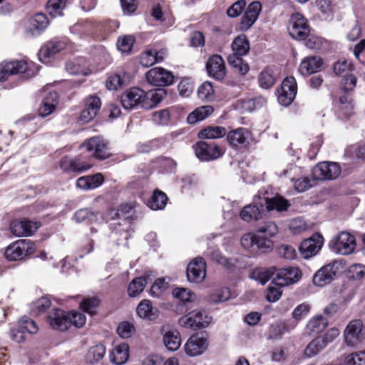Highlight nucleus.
Here are the masks:
<instances>
[{"mask_svg": "<svg viewBox=\"0 0 365 365\" xmlns=\"http://www.w3.org/2000/svg\"><path fill=\"white\" fill-rule=\"evenodd\" d=\"M301 277L300 270L295 267H289L277 269L275 267H271L263 269L259 273V279L262 284H265L272 279V284L277 287H284L293 284L299 280Z\"/></svg>", "mask_w": 365, "mask_h": 365, "instance_id": "f257e3e1", "label": "nucleus"}, {"mask_svg": "<svg viewBox=\"0 0 365 365\" xmlns=\"http://www.w3.org/2000/svg\"><path fill=\"white\" fill-rule=\"evenodd\" d=\"M36 246L29 240H19L9 245L5 252L6 258L10 261L23 259L25 257L33 254Z\"/></svg>", "mask_w": 365, "mask_h": 365, "instance_id": "f03ea898", "label": "nucleus"}, {"mask_svg": "<svg viewBox=\"0 0 365 365\" xmlns=\"http://www.w3.org/2000/svg\"><path fill=\"white\" fill-rule=\"evenodd\" d=\"M211 319V317L205 312L193 310L180 317L178 320V324L182 327L196 330L208 326Z\"/></svg>", "mask_w": 365, "mask_h": 365, "instance_id": "7ed1b4c3", "label": "nucleus"}, {"mask_svg": "<svg viewBox=\"0 0 365 365\" xmlns=\"http://www.w3.org/2000/svg\"><path fill=\"white\" fill-rule=\"evenodd\" d=\"M341 262L334 261L318 269L313 275V284L318 287H324L330 284L340 269Z\"/></svg>", "mask_w": 365, "mask_h": 365, "instance_id": "20e7f679", "label": "nucleus"}, {"mask_svg": "<svg viewBox=\"0 0 365 365\" xmlns=\"http://www.w3.org/2000/svg\"><path fill=\"white\" fill-rule=\"evenodd\" d=\"M24 73L26 78L34 76L24 61H4L0 64V81H5L11 75Z\"/></svg>", "mask_w": 365, "mask_h": 365, "instance_id": "39448f33", "label": "nucleus"}, {"mask_svg": "<svg viewBox=\"0 0 365 365\" xmlns=\"http://www.w3.org/2000/svg\"><path fill=\"white\" fill-rule=\"evenodd\" d=\"M310 32L306 19L300 14H293L289 20V34L296 40H305Z\"/></svg>", "mask_w": 365, "mask_h": 365, "instance_id": "423d86ee", "label": "nucleus"}, {"mask_svg": "<svg viewBox=\"0 0 365 365\" xmlns=\"http://www.w3.org/2000/svg\"><path fill=\"white\" fill-rule=\"evenodd\" d=\"M341 168L336 163L322 162L312 170L314 179L317 180H332L339 177Z\"/></svg>", "mask_w": 365, "mask_h": 365, "instance_id": "0eeeda50", "label": "nucleus"}, {"mask_svg": "<svg viewBox=\"0 0 365 365\" xmlns=\"http://www.w3.org/2000/svg\"><path fill=\"white\" fill-rule=\"evenodd\" d=\"M38 222L32 221L27 218L13 220L10 224L11 232L16 237H28L33 235L40 227Z\"/></svg>", "mask_w": 365, "mask_h": 365, "instance_id": "6e6552de", "label": "nucleus"}, {"mask_svg": "<svg viewBox=\"0 0 365 365\" xmlns=\"http://www.w3.org/2000/svg\"><path fill=\"white\" fill-rule=\"evenodd\" d=\"M46 322L54 330L66 331L71 327L68 312L61 309H53L46 317Z\"/></svg>", "mask_w": 365, "mask_h": 365, "instance_id": "1a4fd4ad", "label": "nucleus"}, {"mask_svg": "<svg viewBox=\"0 0 365 365\" xmlns=\"http://www.w3.org/2000/svg\"><path fill=\"white\" fill-rule=\"evenodd\" d=\"M334 250L338 254L346 255L352 253L356 248L354 237L347 232H340L332 240Z\"/></svg>", "mask_w": 365, "mask_h": 365, "instance_id": "9d476101", "label": "nucleus"}, {"mask_svg": "<svg viewBox=\"0 0 365 365\" xmlns=\"http://www.w3.org/2000/svg\"><path fill=\"white\" fill-rule=\"evenodd\" d=\"M323 244V237L319 233H315L310 237L303 240L299 247V250L302 256L304 259H309L316 255L319 252Z\"/></svg>", "mask_w": 365, "mask_h": 365, "instance_id": "9b49d317", "label": "nucleus"}, {"mask_svg": "<svg viewBox=\"0 0 365 365\" xmlns=\"http://www.w3.org/2000/svg\"><path fill=\"white\" fill-rule=\"evenodd\" d=\"M82 147L88 151L93 152L92 155L101 160L107 159L110 155L107 143L101 137H93L83 143Z\"/></svg>", "mask_w": 365, "mask_h": 365, "instance_id": "f8f14e48", "label": "nucleus"}, {"mask_svg": "<svg viewBox=\"0 0 365 365\" xmlns=\"http://www.w3.org/2000/svg\"><path fill=\"white\" fill-rule=\"evenodd\" d=\"M208 339L202 333L192 335L185 345V351L190 356L201 355L208 347Z\"/></svg>", "mask_w": 365, "mask_h": 365, "instance_id": "ddd939ff", "label": "nucleus"}, {"mask_svg": "<svg viewBox=\"0 0 365 365\" xmlns=\"http://www.w3.org/2000/svg\"><path fill=\"white\" fill-rule=\"evenodd\" d=\"M148 82L155 86H167L173 83L174 76L170 71L163 68H151L146 73Z\"/></svg>", "mask_w": 365, "mask_h": 365, "instance_id": "4468645a", "label": "nucleus"}, {"mask_svg": "<svg viewBox=\"0 0 365 365\" xmlns=\"http://www.w3.org/2000/svg\"><path fill=\"white\" fill-rule=\"evenodd\" d=\"M195 154L200 160L209 161L220 158L222 151L215 143L200 141L195 145Z\"/></svg>", "mask_w": 365, "mask_h": 365, "instance_id": "2eb2a0df", "label": "nucleus"}, {"mask_svg": "<svg viewBox=\"0 0 365 365\" xmlns=\"http://www.w3.org/2000/svg\"><path fill=\"white\" fill-rule=\"evenodd\" d=\"M362 329L363 323L361 320L351 321L346 326L344 333L346 344L353 346L359 344L364 337Z\"/></svg>", "mask_w": 365, "mask_h": 365, "instance_id": "dca6fc26", "label": "nucleus"}, {"mask_svg": "<svg viewBox=\"0 0 365 365\" xmlns=\"http://www.w3.org/2000/svg\"><path fill=\"white\" fill-rule=\"evenodd\" d=\"M206 276V264L201 257L194 259L187 267V277L188 281L194 283H200L204 280Z\"/></svg>", "mask_w": 365, "mask_h": 365, "instance_id": "f3484780", "label": "nucleus"}, {"mask_svg": "<svg viewBox=\"0 0 365 365\" xmlns=\"http://www.w3.org/2000/svg\"><path fill=\"white\" fill-rule=\"evenodd\" d=\"M297 94V83L294 77H287L282 82L278 96L280 104L287 106L292 103Z\"/></svg>", "mask_w": 365, "mask_h": 365, "instance_id": "a211bd4d", "label": "nucleus"}, {"mask_svg": "<svg viewBox=\"0 0 365 365\" xmlns=\"http://www.w3.org/2000/svg\"><path fill=\"white\" fill-rule=\"evenodd\" d=\"M101 106V99L96 96H91L86 98L85 106L79 120L82 123L91 121L98 113Z\"/></svg>", "mask_w": 365, "mask_h": 365, "instance_id": "6ab92c4d", "label": "nucleus"}, {"mask_svg": "<svg viewBox=\"0 0 365 365\" xmlns=\"http://www.w3.org/2000/svg\"><path fill=\"white\" fill-rule=\"evenodd\" d=\"M144 91L138 88H132L125 91L120 96L123 107L126 110H130L138 106L143 108L144 101Z\"/></svg>", "mask_w": 365, "mask_h": 365, "instance_id": "aec40b11", "label": "nucleus"}, {"mask_svg": "<svg viewBox=\"0 0 365 365\" xmlns=\"http://www.w3.org/2000/svg\"><path fill=\"white\" fill-rule=\"evenodd\" d=\"M261 10L262 5L260 2L253 1L250 4L241 19L240 29L242 31L248 30L257 21Z\"/></svg>", "mask_w": 365, "mask_h": 365, "instance_id": "412c9836", "label": "nucleus"}, {"mask_svg": "<svg viewBox=\"0 0 365 365\" xmlns=\"http://www.w3.org/2000/svg\"><path fill=\"white\" fill-rule=\"evenodd\" d=\"M206 68L208 74L217 80H222L225 76V63L220 55H212L206 63Z\"/></svg>", "mask_w": 365, "mask_h": 365, "instance_id": "4be33fe9", "label": "nucleus"}, {"mask_svg": "<svg viewBox=\"0 0 365 365\" xmlns=\"http://www.w3.org/2000/svg\"><path fill=\"white\" fill-rule=\"evenodd\" d=\"M250 133L244 128H239L231 130L227 134L228 143L232 147H246L249 145Z\"/></svg>", "mask_w": 365, "mask_h": 365, "instance_id": "5701e85b", "label": "nucleus"}, {"mask_svg": "<svg viewBox=\"0 0 365 365\" xmlns=\"http://www.w3.org/2000/svg\"><path fill=\"white\" fill-rule=\"evenodd\" d=\"M166 94V91L163 88L151 90L148 92L144 91L143 108L152 109L155 108L165 98Z\"/></svg>", "mask_w": 365, "mask_h": 365, "instance_id": "b1692460", "label": "nucleus"}, {"mask_svg": "<svg viewBox=\"0 0 365 365\" xmlns=\"http://www.w3.org/2000/svg\"><path fill=\"white\" fill-rule=\"evenodd\" d=\"M322 66V60L318 56H309L300 63L299 71L303 76L309 75L319 71Z\"/></svg>", "mask_w": 365, "mask_h": 365, "instance_id": "393cba45", "label": "nucleus"}, {"mask_svg": "<svg viewBox=\"0 0 365 365\" xmlns=\"http://www.w3.org/2000/svg\"><path fill=\"white\" fill-rule=\"evenodd\" d=\"M103 181V175L101 173H96L79 178L76 181V186L84 190H92L101 185Z\"/></svg>", "mask_w": 365, "mask_h": 365, "instance_id": "a878e982", "label": "nucleus"}, {"mask_svg": "<svg viewBox=\"0 0 365 365\" xmlns=\"http://www.w3.org/2000/svg\"><path fill=\"white\" fill-rule=\"evenodd\" d=\"M327 317L318 314L309 320L305 328V332L309 335L318 334L328 326Z\"/></svg>", "mask_w": 365, "mask_h": 365, "instance_id": "bb28decb", "label": "nucleus"}, {"mask_svg": "<svg viewBox=\"0 0 365 365\" xmlns=\"http://www.w3.org/2000/svg\"><path fill=\"white\" fill-rule=\"evenodd\" d=\"M31 27L26 31V33L35 36L41 34L48 25L47 16L43 14H37L30 19Z\"/></svg>", "mask_w": 365, "mask_h": 365, "instance_id": "cd10ccee", "label": "nucleus"}, {"mask_svg": "<svg viewBox=\"0 0 365 365\" xmlns=\"http://www.w3.org/2000/svg\"><path fill=\"white\" fill-rule=\"evenodd\" d=\"M58 101V93L55 91L49 92L47 96L43 98L38 108L39 115L42 117H46L52 113L56 109Z\"/></svg>", "mask_w": 365, "mask_h": 365, "instance_id": "c85d7f7f", "label": "nucleus"}, {"mask_svg": "<svg viewBox=\"0 0 365 365\" xmlns=\"http://www.w3.org/2000/svg\"><path fill=\"white\" fill-rule=\"evenodd\" d=\"M129 357V346L126 343L116 345L110 354V361L116 365L125 364Z\"/></svg>", "mask_w": 365, "mask_h": 365, "instance_id": "c756f323", "label": "nucleus"}, {"mask_svg": "<svg viewBox=\"0 0 365 365\" xmlns=\"http://www.w3.org/2000/svg\"><path fill=\"white\" fill-rule=\"evenodd\" d=\"M138 315L143 319L154 320L158 317L159 311L153 307L151 302L148 299H144L140 302L136 309Z\"/></svg>", "mask_w": 365, "mask_h": 365, "instance_id": "7c9ffc66", "label": "nucleus"}, {"mask_svg": "<svg viewBox=\"0 0 365 365\" xmlns=\"http://www.w3.org/2000/svg\"><path fill=\"white\" fill-rule=\"evenodd\" d=\"M78 222L93 223L94 222H101L103 221V215L100 212H94L88 208L78 210L74 216Z\"/></svg>", "mask_w": 365, "mask_h": 365, "instance_id": "2f4dec72", "label": "nucleus"}, {"mask_svg": "<svg viewBox=\"0 0 365 365\" xmlns=\"http://www.w3.org/2000/svg\"><path fill=\"white\" fill-rule=\"evenodd\" d=\"M262 205H246L241 210L240 216L246 222L257 221L262 218Z\"/></svg>", "mask_w": 365, "mask_h": 365, "instance_id": "473e14b6", "label": "nucleus"}, {"mask_svg": "<svg viewBox=\"0 0 365 365\" xmlns=\"http://www.w3.org/2000/svg\"><path fill=\"white\" fill-rule=\"evenodd\" d=\"M214 111L211 106H203L197 108L187 118V121L190 124H195L198 121L205 120Z\"/></svg>", "mask_w": 365, "mask_h": 365, "instance_id": "72a5a7b5", "label": "nucleus"}, {"mask_svg": "<svg viewBox=\"0 0 365 365\" xmlns=\"http://www.w3.org/2000/svg\"><path fill=\"white\" fill-rule=\"evenodd\" d=\"M163 342L166 348L170 351H176L181 344V338L176 330L168 331L164 334Z\"/></svg>", "mask_w": 365, "mask_h": 365, "instance_id": "f704fd0d", "label": "nucleus"}, {"mask_svg": "<svg viewBox=\"0 0 365 365\" xmlns=\"http://www.w3.org/2000/svg\"><path fill=\"white\" fill-rule=\"evenodd\" d=\"M66 43L61 41H51L48 42L40 51V56L50 58L64 49Z\"/></svg>", "mask_w": 365, "mask_h": 365, "instance_id": "c9c22d12", "label": "nucleus"}, {"mask_svg": "<svg viewBox=\"0 0 365 365\" xmlns=\"http://www.w3.org/2000/svg\"><path fill=\"white\" fill-rule=\"evenodd\" d=\"M233 53L242 56L246 55L250 51V43L245 36H239L235 38L232 43Z\"/></svg>", "mask_w": 365, "mask_h": 365, "instance_id": "e433bc0d", "label": "nucleus"}, {"mask_svg": "<svg viewBox=\"0 0 365 365\" xmlns=\"http://www.w3.org/2000/svg\"><path fill=\"white\" fill-rule=\"evenodd\" d=\"M227 134V130L222 126H209L199 132V137L202 139L220 138Z\"/></svg>", "mask_w": 365, "mask_h": 365, "instance_id": "4c0bfd02", "label": "nucleus"}, {"mask_svg": "<svg viewBox=\"0 0 365 365\" xmlns=\"http://www.w3.org/2000/svg\"><path fill=\"white\" fill-rule=\"evenodd\" d=\"M266 205L268 210H276L278 212L285 211L290 206L288 200L280 195L272 198H266Z\"/></svg>", "mask_w": 365, "mask_h": 365, "instance_id": "58836bf2", "label": "nucleus"}, {"mask_svg": "<svg viewBox=\"0 0 365 365\" xmlns=\"http://www.w3.org/2000/svg\"><path fill=\"white\" fill-rule=\"evenodd\" d=\"M106 349L103 344H97L90 348L86 356V360L88 364L98 363L105 356Z\"/></svg>", "mask_w": 365, "mask_h": 365, "instance_id": "ea45409f", "label": "nucleus"}, {"mask_svg": "<svg viewBox=\"0 0 365 365\" xmlns=\"http://www.w3.org/2000/svg\"><path fill=\"white\" fill-rule=\"evenodd\" d=\"M229 64L240 75H245L250 70V67L240 56L230 55L227 57Z\"/></svg>", "mask_w": 365, "mask_h": 365, "instance_id": "a19ab883", "label": "nucleus"}, {"mask_svg": "<svg viewBox=\"0 0 365 365\" xmlns=\"http://www.w3.org/2000/svg\"><path fill=\"white\" fill-rule=\"evenodd\" d=\"M167 200V195L164 192L156 190L153 192L150 200L148 202V206L152 210H161L165 207Z\"/></svg>", "mask_w": 365, "mask_h": 365, "instance_id": "79ce46f5", "label": "nucleus"}, {"mask_svg": "<svg viewBox=\"0 0 365 365\" xmlns=\"http://www.w3.org/2000/svg\"><path fill=\"white\" fill-rule=\"evenodd\" d=\"M147 284L146 279L140 277L133 279L129 284L128 293L130 297H135L141 293Z\"/></svg>", "mask_w": 365, "mask_h": 365, "instance_id": "37998d69", "label": "nucleus"}, {"mask_svg": "<svg viewBox=\"0 0 365 365\" xmlns=\"http://www.w3.org/2000/svg\"><path fill=\"white\" fill-rule=\"evenodd\" d=\"M258 81L261 88L267 89L274 84L276 79L272 70L267 68L260 73Z\"/></svg>", "mask_w": 365, "mask_h": 365, "instance_id": "c03bdc74", "label": "nucleus"}, {"mask_svg": "<svg viewBox=\"0 0 365 365\" xmlns=\"http://www.w3.org/2000/svg\"><path fill=\"white\" fill-rule=\"evenodd\" d=\"M325 347V342H324L322 338L317 337L307 346L304 350V354L308 357H312L317 355Z\"/></svg>", "mask_w": 365, "mask_h": 365, "instance_id": "a18cd8bd", "label": "nucleus"}, {"mask_svg": "<svg viewBox=\"0 0 365 365\" xmlns=\"http://www.w3.org/2000/svg\"><path fill=\"white\" fill-rule=\"evenodd\" d=\"M67 0H48L47 9L49 14L56 17L62 14V11L65 8Z\"/></svg>", "mask_w": 365, "mask_h": 365, "instance_id": "49530a36", "label": "nucleus"}, {"mask_svg": "<svg viewBox=\"0 0 365 365\" xmlns=\"http://www.w3.org/2000/svg\"><path fill=\"white\" fill-rule=\"evenodd\" d=\"M134 42L135 38L133 36H123L118 38L117 42V47L118 50L123 53H129L133 48Z\"/></svg>", "mask_w": 365, "mask_h": 365, "instance_id": "de8ad7c7", "label": "nucleus"}, {"mask_svg": "<svg viewBox=\"0 0 365 365\" xmlns=\"http://www.w3.org/2000/svg\"><path fill=\"white\" fill-rule=\"evenodd\" d=\"M51 306V300L48 297H41L32 304L31 311L35 314L44 312Z\"/></svg>", "mask_w": 365, "mask_h": 365, "instance_id": "09e8293b", "label": "nucleus"}, {"mask_svg": "<svg viewBox=\"0 0 365 365\" xmlns=\"http://www.w3.org/2000/svg\"><path fill=\"white\" fill-rule=\"evenodd\" d=\"M19 327L23 331H27L29 334H34L38 331V327L36 323L26 317H23L19 321Z\"/></svg>", "mask_w": 365, "mask_h": 365, "instance_id": "8fccbe9b", "label": "nucleus"}, {"mask_svg": "<svg viewBox=\"0 0 365 365\" xmlns=\"http://www.w3.org/2000/svg\"><path fill=\"white\" fill-rule=\"evenodd\" d=\"M257 231V232L264 234L267 237H272L278 232V227L275 222L267 221L259 227Z\"/></svg>", "mask_w": 365, "mask_h": 365, "instance_id": "3c124183", "label": "nucleus"}, {"mask_svg": "<svg viewBox=\"0 0 365 365\" xmlns=\"http://www.w3.org/2000/svg\"><path fill=\"white\" fill-rule=\"evenodd\" d=\"M214 93L212 85L209 81L204 82L197 90V96L202 100L210 99Z\"/></svg>", "mask_w": 365, "mask_h": 365, "instance_id": "603ef678", "label": "nucleus"}, {"mask_svg": "<svg viewBox=\"0 0 365 365\" xmlns=\"http://www.w3.org/2000/svg\"><path fill=\"white\" fill-rule=\"evenodd\" d=\"M118 334L121 338H130L135 331L134 325L128 322H123L119 324L117 329Z\"/></svg>", "mask_w": 365, "mask_h": 365, "instance_id": "864d4df0", "label": "nucleus"}, {"mask_svg": "<svg viewBox=\"0 0 365 365\" xmlns=\"http://www.w3.org/2000/svg\"><path fill=\"white\" fill-rule=\"evenodd\" d=\"M245 6L246 1L245 0L237 1L227 10V16L231 18H235L240 16L245 9Z\"/></svg>", "mask_w": 365, "mask_h": 365, "instance_id": "5fc2aeb1", "label": "nucleus"}, {"mask_svg": "<svg viewBox=\"0 0 365 365\" xmlns=\"http://www.w3.org/2000/svg\"><path fill=\"white\" fill-rule=\"evenodd\" d=\"M98 304L99 302L96 298L85 299L81 303V307L85 312L88 313L90 315H94Z\"/></svg>", "mask_w": 365, "mask_h": 365, "instance_id": "6e6d98bb", "label": "nucleus"}, {"mask_svg": "<svg viewBox=\"0 0 365 365\" xmlns=\"http://www.w3.org/2000/svg\"><path fill=\"white\" fill-rule=\"evenodd\" d=\"M309 310V304L302 303L293 310L292 316L296 321H300L308 314Z\"/></svg>", "mask_w": 365, "mask_h": 365, "instance_id": "4d7b16f0", "label": "nucleus"}, {"mask_svg": "<svg viewBox=\"0 0 365 365\" xmlns=\"http://www.w3.org/2000/svg\"><path fill=\"white\" fill-rule=\"evenodd\" d=\"M278 255L287 259H293L297 253L295 249L287 245H282L277 248Z\"/></svg>", "mask_w": 365, "mask_h": 365, "instance_id": "13d9d810", "label": "nucleus"}, {"mask_svg": "<svg viewBox=\"0 0 365 365\" xmlns=\"http://www.w3.org/2000/svg\"><path fill=\"white\" fill-rule=\"evenodd\" d=\"M140 64L144 67H149L156 63L155 51L148 50L144 52L140 60Z\"/></svg>", "mask_w": 365, "mask_h": 365, "instance_id": "bf43d9fd", "label": "nucleus"}, {"mask_svg": "<svg viewBox=\"0 0 365 365\" xmlns=\"http://www.w3.org/2000/svg\"><path fill=\"white\" fill-rule=\"evenodd\" d=\"M351 70V64L346 60H340L333 65V71L337 76L346 75V73Z\"/></svg>", "mask_w": 365, "mask_h": 365, "instance_id": "052dcab7", "label": "nucleus"}, {"mask_svg": "<svg viewBox=\"0 0 365 365\" xmlns=\"http://www.w3.org/2000/svg\"><path fill=\"white\" fill-rule=\"evenodd\" d=\"M168 287V282H165L164 279H158L150 289V294L153 297H159L161 293L167 289Z\"/></svg>", "mask_w": 365, "mask_h": 365, "instance_id": "680f3d73", "label": "nucleus"}, {"mask_svg": "<svg viewBox=\"0 0 365 365\" xmlns=\"http://www.w3.org/2000/svg\"><path fill=\"white\" fill-rule=\"evenodd\" d=\"M69 318L71 319V326L73 325L76 327L81 328L86 324V316L80 312H68Z\"/></svg>", "mask_w": 365, "mask_h": 365, "instance_id": "e2e57ef3", "label": "nucleus"}, {"mask_svg": "<svg viewBox=\"0 0 365 365\" xmlns=\"http://www.w3.org/2000/svg\"><path fill=\"white\" fill-rule=\"evenodd\" d=\"M357 79L356 78L350 74L345 75L341 82V88L346 92L351 91L356 86Z\"/></svg>", "mask_w": 365, "mask_h": 365, "instance_id": "0e129e2a", "label": "nucleus"}, {"mask_svg": "<svg viewBox=\"0 0 365 365\" xmlns=\"http://www.w3.org/2000/svg\"><path fill=\"white\" fill-rule=\"evenodd\" d=\"M255 247L263 252L270 250L273 247L272 241L266 238L255 235Z\"/></svg>", "mask_w": 365, "mask_h": 365, "instance_id": "69168bd1", "label": "nucleus"}, {"mask_svg": "<svg viewBox=\"0 0 365 365\" xmlns=\"http://www.w3.org/2000/svg\"><path fill=\"white\" fill-rule=\"evenodd\" d=\"M170 119V113L168 110L156 111L153 114V121L159 125L167 124Z\"/></svg>", "mask_w": 365, "mask_h": 365, "instance_id": "338daca9", "label": "nucleus"}, {"mask_svg": "<svg viewBox=\"0 0 365 365\" xmlns=\"http://www.w3.org/2000/svg\"><path fill=\"white\" fill-rule=\"evenodd\" d=\"M123 84V79L119 74H113L106 81V86L110 90H116Z\"/></svg>", "mask_w": 365, "mask_h": 365, "instance_id": "774afa93", "label": "nucleus"}]
</instances>
